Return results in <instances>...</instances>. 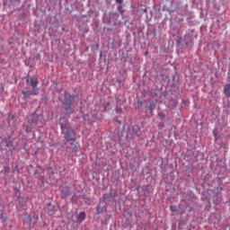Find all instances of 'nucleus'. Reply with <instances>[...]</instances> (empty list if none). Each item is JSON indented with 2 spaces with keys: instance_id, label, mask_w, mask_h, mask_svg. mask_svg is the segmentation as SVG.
Here are the masks:
<instances>
[{
  "instance_id": "3",
  "label": "nucleus",
  "mask_w": 230,
  "mask_h": 230,
  "mask_svg": "<svg viewBox=\"0 0 230 230\" xmlns=\"http://www.w3.org/2000/svg\"><path fill=\"white\" fill-rule=\"evenodd\" d=\"M75 100V95H71L65 93L64 105H73V101Z\"/></svg>"
},
{
  "instance_id": "6",
  "label": "nucleus",
  "mask_w": 230,
  "mask_h": 230,
  "mask_svg": "<svg viewBox=\"0 0 230 230\" xmlns=\"http://www.w3.org/2000/svg\"><path fill=\"white\" fill-rule=\"evenodd\" d=\"M78 222H84L85 220V212H80L77 216Z\"/></svg>"
},
{
  "instance_id": "13",
  "label": "nucleus",
  "mask_w": 230,
  "mask_h": 230,
  "mask_svg": "<svg viewBox=\"0 0 230 230\" xmlns=\"http://www.w3.org/2000/svg\"><path fill=\"white\" fill-rule=\"evenodd\" d=\"M140 135V129L139 128H137L136 136L139 137Z\"/></svg>"
},
{
  "instance_id": "19",
  "label": "nucleus",
  "mask_w": 230,
  "mask_h": 230,
  "mask_svg": "<svg viewBox=\"0 0 230 230\" xmlns=\"http://www.w3.org/2000/svg\"><path fill=\"white\" fill-rule=\"evenodd\" d=\"M215 137H217V134H215Z\"/></svg>"
},
{
  "instance_id": "9",
  "label": "nucleus",
  "mask_w": 230,
  "mask_h": 230,
  "mask_svg": "<svg viewBox=\"0 0 230 230\" xmlns=\"http://www.w3.org/2000/svg\"><path fill=\"white\" fill-rule=\"evenodd\" d=\"M118 12H119V13H120L121 15H123V13H124V12H125V11H123V6L119 5V6H118Z\"/></svg>"
},
{
  "instance_id": "8",
  "label": "nucleus",
  "mask_w": 230,
  "mask_h": 230,
  "mask_svg": "<svg viewBox=\"0 0 230 230\" xmlns=\"http://www.w3.org/2000/svg\"><path fill=\"white\" fill-rule=\"evenodd\" d=\"M148 109H149V111H151V112H153L154 110L155 109V102H154V101L151 102L149 106H148Z\"/></svg>"
},
{
  "instance_id": "16",
  "label": "nucleus",
  "mask_w": 230,
  "mask_h": 230,
  "mask_svg": "<svg viewBox=\"0 0 230 230\" xmlns=\"http://www.w3.org/2000/svg\"><path fill=\"white\" fill-rule=\"evenodd\" d=\"M111 105V103L107 102V105L104 106V111H107V107H109Z\"/></svg>"
},
{
  "instance_id": "17",
  "label": "nucleus",
  "mask_w": 230,
  "mask_h": 230,
  "mask_svg": "<svg viewBox=\"0 0 230 230\" xmlns=\"http://www.w3.org/2000/svg\"><path fill=\"white\" fill-rule=\"evenodd\" d=\"M116 3H118L119 4H121V3H123V1H121V0H116Z\"/></svg>"
},
{
  "instance_id": "11",
  "label": "nucleus",
  "mask_w": 230,
  "mask_h": 230,
  "mask_svg": "<svg viewBox=\"0 0 230 230\" xmlns=\"http://www.w3.org/2000/svg\"><path fill=\"white\" fill-rule=\"evenodd\" d=\"M186 46H190V48L193 46V41H187L185 42Z\"/></svg>"
},
{
  "instance_id": "15",
  "label": "nucleus",
  "mask_w": 230,
  "mask_h": 230,
  "mask_svg": "<svg viewBox=\"0 0 230 230\" xmlns=\"http://www.w3.org/2000/svg\"><path fill=\"white\" fill-rule=\"evenodd\" d=\"M141 105H143V102H140V101H138V102H137V108L139 109Z\"/></svg>"
},
{
  "instance_id": "12",
  "label": "nucleus",
  "mask_w": 230,
  "mask_h": 230,
  "mask_svg": "<svg viewBox=\"0 0 230 230\" xmlns=\"http://www.w3.org/2000/svg\"><path fill=\"white\" fill-rule=\"evenodd\" d=\"M27 220H28L29 226H31V216L27 217Z\"/></svg>"
},
{
  "instance_id": "1",
  "label": "nucleus",
  "mask_w": 230,
  "mask_h": 230,
  "mask_svg": "<svg viewBox=\"0 0 230 230\" xmlns=\"http://www.w3.org/2000/svg\"><path fill=\"white\" fill-rule=\"evenodd\" d=\"M26 84H30L32 90H28V88H25L22 91V94L25 98H30V96H39L40 90L37 87L39 85V80L37 78L31 77L30 79L26 80Z\"/></svg>"
},
{
  "instance_id": "10",
  "label": "nucleus",
  "mask_w": 230,
  "mask_h": 230,
  "mask_svg": "<svg viewBox=\"0 0 230 230\" xmlns=\"http://www.w3.org/2000/svg\"><path fill=\"white\" fill-rule=\"evenodd\" d=\"M170 209H171L172 213H175V211H177V207H175V206H171V207H170Z\"/></svg>"
},
{
  "instance_id": "5",
  "label": "nucleus",
  "mask_w": 230,
  "mask_h": 230,
  "mask_svg": "<svg viewBox=\"0 0 230 230\" xmlns=\"http://www.w3.org/2000/svg\"><path fill=\"white\" fill-rule=\"evenodd\" d=\"M71 146L72 152H78V150H80V144H78L76 140L71 143Z\"/></svg>"
},
{
  "instance_id": "7",
  "label": "nucleus",
  "mask_w": 230,
  "mask_h": 230,
  "mask_svg": "<svg viewBox=\"0 0 230 230\" xmlns=\"http://www.w3.org/2000/svg\"><path fill=\"white\" fill-rule=\"evenodd\" d=\"M224 94L230 97V84L225 85Z\"/></svg>"
},
{
  "instance_id": "18",
  "label": "nucleus",
  "mask_w": 230,
  "mask_h": 230,
  "mask_svg": "<svg viewBox=\"0 0 230 230\" xmlns=\"http://www.w3.org/2000/svg\"><path fill=\"white\" fill-rule=\"evenodd\" d=\"M145 55H148V51L145 52Z\"/></svg>"
},
{
  "instance_id": "2",
  "label": "nucleus",
  "mask_w": 230,
  "mask_h": 230,
  "mask_svg": "<svg viewBox=\"0 0 230 230\" xmlns=\"http://www.w3.org/2000/svg\"><path fill=\"white\" fill-rule=\"evenodd\" d=\"M59 125L62 134L65 136V145H67L71 141L72 143L76 141V133H75V130L69 128V124L59 123Z\"/></svg>"
},
{
  "instance_id": "14",
  "label": "nucleus",
  "mask_w": 230,
  "mask_h": 230,
  "mask_svg": "<svg viewBox=\"0 0 230 230\" xmlns=\"http://www.w3.org/2000/svg\"><path fill=\"white\" fill-rule=\"evenodd\" d=\"M6 146L7 148H10V146H12V142L6 141Z\"/></svg>"
},
{
  "instance_id": "20",
  "label": "nucleus",
  "mask_w": 230,
  "mask_h": 230,
  "mask_svg": "<svg viewBox=\"0 0 230 230\" xmlns=\"http://www.w3.org/2000/svg\"><path fill=\"white\" fill-rule=\"evenodd\" d=\"M101 57H102V52H101Z\"/></svg>"
},
{
  "instance_id": "4",
  "label": "nucleus",
  "mask_w": 230,
  "mask_h": 230,
  "mask_svg": "<svg viewBox=\"0 0 230 230\" xmlns=\"http://www.w3.org/2000/svg\"><path fill=\"white\" fill-rule=\"evenodd\" d=\"M65 111L66 116H71L74 112L73 105H65Z\"/></svg>"
}]
</instances>
